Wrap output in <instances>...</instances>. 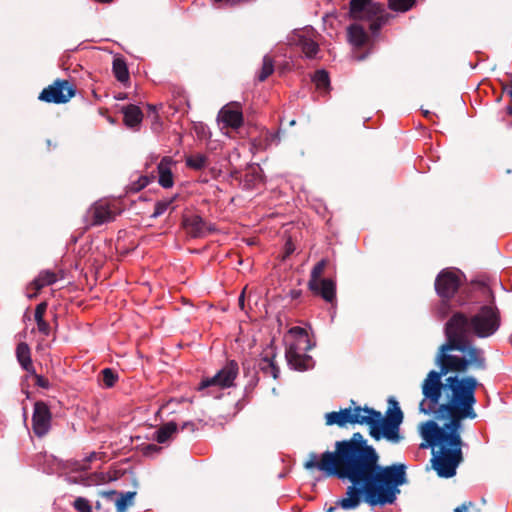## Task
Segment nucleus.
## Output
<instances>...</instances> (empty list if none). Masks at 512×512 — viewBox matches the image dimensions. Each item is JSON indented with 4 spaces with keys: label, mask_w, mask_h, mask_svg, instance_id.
I'll use <instances>...</instances> for the list:
<instances>
[{
    "label": "nucleus",
    "mask_w": 512,
    "mask_h": 512,
    "mask_svg": "<svg viewBox=\"0 0 512 512\" xmlns=\"http://www.w3.org/2000/svg\"><path fill=\"white\" fill-rule=\"evenodd\" d=\"M501 325L498 308L491 304L482 306L468 320L457 313L447 322V341L437 353L435 362L439 371L431 370L421 384L422 399L419 411L425 415H435L449 420L443 427L429 420L419 426L424 442L420 448L434 449L433 468L438 476L450 478L462 461V421L475 419V392L479 385L474 376H464L470 370H484V351L467 340L471 331L479 338H487L497 332Z\"/></svg>",
    "instance_id": "nucleus-1"
},
{
    "label": "nucleus",
    "mask_w": 512,
    "mask_h": 512,
    "mask_svg": "<svg viewBox=\"0 0 512 512\" xmlns=\"http://www.w3.org/2000/svg\"><path fill=\"white\" fill-rule=\"evenodd\" d=\"M303 466L327 478L350 483L344 497L337 501V506L347 511L358 508L362 502L370 507L391 505L400 494L399 487L407 482L406 466L400 463L381 466L377 452L360 433L336 441L334 450L322 454L310 452Z\"/></svg>",
    "instance_id": "nucleus-2"
},
{
    "label": "nucleus",
    "mask_w": 512,
    "mask_h": 512,
    "mask_svg": "<svg viewBox=\"0 0 512 512\" xmlns=\"http://www.w3.org/2000/svg\"><path fill=\"white\" fill-rule=\"evenodd\" d=\"M388 416L384 418L378 411L360 406L332 411L325 414L326 425L345 427L347 424L367 425L370 435L375 440L385 438L392 443H399L401 436L399 426L403 420V413L394 399L389 400Z\"/></svg>",
    "instance_id": "nucleus-3"
},
{
    "label": "nucleus",
    "mask_w": 512,
    "mask_h": 512,
    "mask_svg": "<svg viewBox=\"0 0 512 512\" xmlns=\"http://www.w3.org/2000/svg\"><path fill=\"white\" fill-rule=\"evenodd\" d=\"M286 359L288 365L298 371H305L313 367V359L307 355L312 348L309 336L304 328L292 327L285 337Z\"/></svg>",
    "instance_id": "nucleus-4"
},
{
    "label": "nucleus",
    "mask_w": 512,
    "mask_h": 512,
    "mask_svg": "<svg viewBox=\"0 0 512 512\" xmlns=\"http://www.w3.org/2000/svg\"><path fill=\"white\" fill-rule=\"evenodd\" d=\"M350 15L354 19L370 21V29L376 33L388 20L384 8L372 0H351Z\"/></svg>",
    "instance_id": "nucleus-5"
},
{
    "label": "nucleus",
    "mask_w": 512,
    "mask_h": 512,
    "mask_svg": "<svg viewBox=\"0 0 512 512\" xmlns=\"http://www.w3.org/2000/svg\"><path fill=\"white\" fill-rule=\"evenodd\" d=\"M238 374V365L231 361L219 370L213 377L205 378L199 384L200 391L207 390V394L218 397L221 389L233 386L234 380Z\"/></svg>",
    "instance_id": "nucleus-6"
},
{
    "label": "nucleus",
    "mask_w": 512,
    "mask_h": 512,
    "mask_svg": "<svg viewBox=\"0 0 512 512\" xmlns=\"http://www.w3.org/2000/svg\"><path fill=\"white\" fill-rule=\"evenodd\" d=\"M75 94L73 86L66 80H56L53 84L44 88L39 99L48 103H66Z\"/></svg>",
    "instance_id": "nucleus-7"
},
{
    "label": "nucleus",
    "mask_w": 512,
    "mask_h": 512,
    "mask_svg": "<svg viewBox=\"0 0 512 512\" xmlns=\"http://www.w3.org/2000/svg\"><path fill=\"white\" fill-rule=\"evenodd\" d=\"M461 283V274L458 270L444 269L435 280V289L443 298L452 297Z\"/></svg>",
    "instance_id": "nucleus-8"
},
{
    "label": "nucleus",
    "mask_w": 512,
    "mask_h": 512,
    "mask_svg": "<svg viewBox=\"0 0 512 512\" xmlns=\"http://www.w3.org/2000/svg\"><path fill=\"white\" fill-rule=\"evenodd\" d=\"M52 415L49 407L44 402L34 404L32 415V429L36 436H45L51 428Z\"/></svg>",
    "instance_id": "nucleus-9"
},
{
    "label": "nucleus",
    "mask_w": 512,
    "mask_h": 512,
    "mask_svg": "<svg viewBox=\"0 0 512 512\" xmlns=\"http://www.w3.org/2000/svg\"><path fill=\"white\" fill-rule=\"evenodd\" d=\"M312 34L313 31L310 29L294 31L289 36V44L300 47L307 58H314L318 53L319 46L312 38Z\"/></svg>",
    "instance_id": "nucleus-10"
},
{
    "label": "nucleus",
    "mask_w": 512,
    "mask_h": 512,
    "mask_svg": "<svg viewBox=\"0 0 512 512\" xmlns=\"http://www.w3.org/2000/svg\"><path fill=\"white\" fill-rule=\"evenodd\" d=\"M218 121L223 123L225 127H231L233 129L239 128L243 123V114L241 105L238 102H231L224 107L218 113Z\"/></svg>",
    "instance_id": "nucleus-11"
},
{
    "label": "nucleus",
    "mask_w": 512,
    "mask_h": 512,
    "mask_svg": "<svg viewBox=\"0 0 512 512\" xmlns=\"http://www.w3.org/2000/svg\"><path fill=\"white\" fill-rule=\"evenodd\" d=\"M94 217V224H103L114 218L115 211L106 201H99L91 209Z\"/></svg>",
    "instance_id": "nucleus-12"
},
{
    "label": "nucleus",
    "mask_w": 512,
    "mask_h": 512,
    "mask_svg": "<svg viewBox=\"0 0 512 512\" xmlns=\"http://www.w3.org/2000/svg\"><path fill=\"white\" fill-rule=\"evenodd\" d=\"M173 160L169 157H164L158 164L159 184L163 188H171L174 184L171 166Z\"/></svg>",
    "instance_id": "nucleus-13"
},
{
    "label": "nucleus",
    "mask_w": 512,
    "mask_h": 512,
    "mask_svg": "<svg viewBox=\"0 0 512 512\" xmlns=\"http://www.w3.org/2000/svg\"><path fill=\"white\" fill-rule=\"evenodd\" d=\"M316 287H309L314 293L319 294L327 302H332L335 298L336 287L331 279H321L317 281Z\"/></svg>",
    "instance_id": "nucleus-14"
},
{
    "label": "nucleus",
    "mask_w": 512,
    "mask_h": 512,
    "mask_svg": "<svg viewBox=\"0 0 512 512\" xmlns=\"http://www.w3.org/2000/svg\"><path fill=\"white\" fill-rule=\"evenodd\" d=\"M124 123L129 128H135L140 125L143 120V113L137 105H127L122 108Z\"/></svg>",
    "instance_id": "nucleus-15"
},
{
    "label": "nucleus",
    "mask_w": 512,
    "mask_h": 512,
    "mask_svg": "<svg viewBox=\"0 0 512 512\" xmlns=\"http://www.w3.org/2000/svg\"><path fill=\"white\" fill-rule=\"evenodd\" d=\"M184 226L193 237L201 236L205 231V223L198 215H193L184 220Z\"/></svg>",
    "instance_id": "nucleus-16"
},
{
    "label": "nucleus",
    "mask_w": 512,
    "mask_h": 512,
    "mask_svg": "<svg viewBox=\"0 0 512 512\" xmlns=\"http://www.w3.org/2000/svg\"><path fill=\"white\" fill-rule=\"evenodd\" d=\"M16 356L23 369L30 371L33 368L30 356V348L26 343L21 342L17 345Z\"/></svg>",
    "instance_id": "nucleus-17"
},
{
    "label": "nucleus",
    "mask_w": 512,
    "mask_h": 512,
    "mask_svg": "<svg viewBox=\"0 0 512 512\" xmlns=\"http://www.w3.org/2000/svg\"><path fill=\"white\" fill-rule=\"evenodd\" d=\"M348 39L352 45L358 47L364 44L367 35L363 27L358 24H353L348 28Z\"/></svg>",
    "instance_id": "nucleus-18"
},
{
    "label": "nucleus",
    "mask_w": 512,
    "mask_h": 512,
    "mask_svg": "<svg viewBox=\"0 0 512 512\" xmlns=\"http://www.w3.org/2000/svg\"><path fill=\"white\" fill-rule=\"evenodd\" d=\"M135 496L136 492L134 491L120 493L114 500L117 512H126L128 507L133 505Z\"/></svg>",
    "instance_id": "nucleus-19"
},
{
    "label": "nucleus",
    "mask_w": 512,
    "mask_h": 512,
    "mask_svg": "<svg viewBox=\"0 0 512 512\" xmlns=\"http://www.w3.org/2000/svg\"><path fill=\"white\" fill-rule=\"evenodd\" d=\"M57 281V276L51 271H42L38 277L31 283L36 291L42 289L45 286L51 285Z\"/></svg>",
    "instance_id": "nucleus-20"
},
{
    "label": "nucleus",
    "mask_w": 512,
    "mask_h": 512,
    "mask_svg": "<svg viewBox=\"0 0 512 512\" xmlns=\"http://www.w3.org/2000/svg\"><path fill=\"white\" fill-rule=\"evenodd\" d=\"M177 432V425L174 422H168L161 426L155 432V439L158 443H165Z\"/></svg>",
    "instance_id": "nucleus-21"
},
{
    "label": "nucleus",
    "mask_w": 512,
    "mask_h": 512,
    "mask_svg": "<svg viewBox=\"0 0 512 512\" xmlns=\"http://www.w3.org/2000/svg\"><path fill=\"white\" fill-rule=\"evenodd\" d=\"M260 368L266 375L277 379L279 376V367L275 364L273 357L265 356L260 363Z\"/></svg>",
    "instance_id": "nucleus-22"
},
{
    "label": "nucleus",
    "mask_w": 512,
    "mask_h": 512,
    "mask_svg": "<svg viewBox=\"0 0 512 512\" xmlns=\"http://www.w3.org/2000/svg\"><path fill=\"white\" fill-rule=\"evenodd\" d=\"M113 72L116 79L120 82H126L129 79V72L126 63L119 58L113 61Z\"/></svg>",
    "instance_id": "nucleus-23"
},
{
    "label": "nucleus",
    "mask_w": 512,
    "mask_h": 512,
    "mask_svg": "<svg viewBox=\"0 0 512 512\" xmlns=\"http://www.w3.org/2000/svg\"><path fill=\"white\" fill-rule=\"evenodd\" d=\"M186 165L194 170H201L207 165V157L204 154H195L186 157Z\"/></svg>",
    "instance_id": "nucleus-24"
},
{
    "label": "nucleus",
    "mask_w": 512,
    "mask_h": 512,
    "mask_svg": "<svg viewBox=\"0 0 512 512\" xmlns=\"http://www.w3.org/2000/svg\"><path fill=\"white\" fill-rule=\"evenodd\" d=\"M313 82L315 86L320 91H326L329 87V76L328 73L324 70H319L315 72L313 76Z\"/></svg>",
    "instance_id": "nucleus-25"
},
{
    "label": "nucleus",
    "mask_w": 512,
    "mask_h": 512,
    "mask_svg": "<svg viewBox=\"0 0 512 512\" xmlns=\"http://www.w3.org/2000/svg\"><path fill=\"white\" fill-rule=\"evenodd\" d=\"M326 267V260L319 261L311 271V278L309 280V287H316L317 281L321 280V275Z\"/></svg>",
    "instance_id": "nucleus-26"
},
{
    "label": "nucleus",
    "mask_w": 512,
    "mask_h": 512,
    "mask_svg": "<svg viewBox=\"0 0 512 512\" xmlns=\"http://www.w3.org/2000/svg\"><path fill=\"white\" fill-rule=\"evenodd\" d=\"M176 196L165 198L162 200H159L155 204V210L152 214V217L156 218L164 214L168 208L172 205L173 201L175 200Z\"/></svg>",
    "instance_id": "nucleus-27"
},
{
    "label": "nucleus",
    "mask_w": 512,
    "mask_h": 512,
    "mask_svg": "<svg viewBox=\"0 0 512 512\" xmlns=\"http://www.w3.org/2000/svg\"><path fill=\"white\" fill-rule=\"evenodd\" d=\"M274 71V64L271 57L265 55L263 58V64L261 68V72L258 76L260 81H264L268 76H270Z\"/></svg>",
    "instance_id": "nucleus-28"
},
{
    "label": "nucleus",
    "mask_w": 512,
    "mask_h": 512,
    "mask_svg": "<svg viewBox=\"0 0 512 512\" xmlns=\"http://www.w3.org/2000/svg\"><path fill=\"white\" fill-rule=\"evenodd\" d=\"M415 0H389V7L398 12L408 11L414 5Z\"/></svg>",
    "instance_id": "nucleus-29"
},
{
    "label": "nucleus",
    "mask_w": 512,
    "mask_h": 512,
    "mask_svg": "<svg viewBox=\"0 0 512 512\" xmlns=\"http://www.w3.org/2000/svg\"><path fill=\"white\" fill-rule=\"evenodd\" d=\"M73 507L78 512H92V506L90 502L84 497H77L74 500Z\"/></svg>",
    "instance_id": "nucleus-30"
},
{
    "label": "nucleus",
    "mask_w": 512,
    "mask_h": 512,
    "mask_svg": "<svg viewBox=\"0 0 512 512\" xmlns=\"http://www.w3.org/2000/svg\"><path fill=\"white\" fill-rule=\"evenodd\" d=\"M102 375H103V383L106 387L110 388L115 384V382L117 380V375L114 373V371L112 369L105 368L102 371Z\"/></svg>",
    "instance_id": "nucleus-31"
},
{
    "label": "nucleus",
    "mask_w": 512,
    "mask_h": 512,
    "mask_svg": "<svg viewBox=\"0 0 512 512\" xmlns=\"http://www.w3.org/2000/svg\"><path fill=\"white\" fill-rule=\"evenodd\" d=\"M46 303H40L37 305L36 309H35V321H39V320H43L44 319V313L46 311Z\"/></svg>",
    "instance_id": "nucleus-32"
},
{
    "label": "nucleus",
    "mask_w": 512,
    "mask_h": 512,
    "mask_svg": "<svg viewBox=\"0 0 512 512\" xmlns=\"http://www.w3.org/2000/svg\"><path fill=\"white\" fill-rule=\"evenodd\" d=\"M149 184V179L146 176H142L139 178L138 182L133 184L132 189L135 191H139L145 188Z\"/></svg>",
    "instance_id": "nucleus-33"
},
{
    "label": "nucleus",
    "mask_w": 512,
    "mask_h": 512,
    "mask_svg": "<svg viewBox=\"0 0 512 512\" xmlns=\"http://www.w3.org/2000/svg\"><path fill=\"white\" fill-rule=\"evenodd\" d=\"M195 131H196L197 135L201 138H206L209 136L208 128L204 124L196 125Z\"/></svg>",
    "instance_id": "nucleus-34"
},
{
    "label": "nucleus",
    "mask_w": 512,
    "mask_h": 512,
    "mask_svg": "<svg viewBox=\"0 0 512 512\" xmlns=\"http://www.w3.org/2000/svg\"><path fill=\"white\" fill-rule=\"evenodd\" d=\"M37 323V328L39 330V332L43 333L44 335H48L49 334V324L43 319V320H39V321H36Z\"/></svg>",
    "instance_id": "nucleus-35"
},
{
    "label": "nucleus",
    "mask_w": 512,
    "mask_h": 512,
    "mask_svg": "<svg viewBox=\"0 0 512 512\" xmlns=\"http://www.w3.org/2000/svg\"><path fill=\"white\" fill-rule=\"evenodd\" d=\"M120 493H118L117 491L115 490H108V491H102L100 492V495L103 497V498H106L110 501H113L118 497Z\"/></svg>",
    "instance_id": "nucleus-36"
},
{
    "label": "nucleus",
    "mask_w": 512,
    "mask_h": 512,
    "mask_svg": "<svg viewBox=\"0 0 512 512\" xmlns=\"http://www.w3.org/2000/svg\"><path fill=\"white\" fill-rule=\"evenodd\" d=\"M36 384L41 387L47 389L49 387V381L45 377L41 375H36Z\"/></svg>",
    "instance_id": "nucleus-37"
},
{
    "label": "nucleus",
    "mask_w": 512,
    "mask_h": 512,
    "mask_svg": "<svg viewBox=\"0 0 512 512\" xmlns=\"http://www.w3.org/2000/svg\"><path fill=\"white\" fill-rule=\"evenodd\" d=\"M470 507H474L472 502L463 503L461 506L456 507L453 512H468Z\"/></svg>",
    "instance_id": "nucleus-38"
},
{
    "label": "nucleus",
    "mask_w": 512,
    "mask_h": 512,
    "mask_svg": "<svg viewBox=\"0 0 512 512\" xmlns=\"http://www.w3.org/2000/svg\"><path fill=\"white\" fill-rule=\"evenodd\" d=\"M504 92L512 99V85H506L504 88Z\"/></svg>",
    "instance_id": "nucleus-39"
},
{
    "label": "nucleus",
    "mask_w": 512,
    "mask_h": 512,
    "mask_svg": "<svg viewBox=\"0 0 512 512\" xmlns=\"http://www.w3.org/2000/svg\"><path fill=\"white\" fill-rule=\"evenodd\" d=\"M193 426H194V424H193V423H191V422H185V423L183 424V426H182V429L189 428V427H193Z\"/></svg>",
    "instance_id": "nucleus-40"
},
{
    "label": "nucleus",
    "mask_w": 512,
    "mask_h": 512,
    "mask_svg": "<svg viewBox=\"0 0 512 512\" xmlns=\"http://www.w3.org/2000/svg\"><path fill=\"white\" fill-rule=\"evenodd\" d=\"M239 303H240L241 306H243V304H244V292L239 297Z\"/></svg>",
    "instance_id": "nucleus-41"
},
{
    "label": "nucleus",
    "mask_w": 512,
    "mask_h": 512,
    "mask_svg": "<svg viewBox=\"0 0 512 512\" xmlns=\"http://www.w3.org/2000/svg\"><path fill=\"white\" fill-rule=\"evenodd\" d=\"M148 448H149V449H153V450H156V449H157L156 445H151V446H149Z\"/></svg>",
    "instance_id": "nucleus-42"
},
{
    "label": "nucleus",
    "mask_w": 512,
    "mask_h": 512,
    "mask_svg": "<svg viewBox=\"0 0 512 512\" xmlns=\"http://www.w3.org/2000/svg\"><path fill=\"white\" fill-rule=\"evenodd\" d=\"M334 511V508L333 507H330L327 512H333Z\"/></svg>",
    "instance_id": "nucleus-43"
},
{
    "label": "nucleus",
    "mask_w": 512,
    "mask_h": 512,
    "mask_svg": "<svg viewBox=\"0 0 512 512\" xmlns=\"http://www.w3.org/2000/svg\"><path fill=\"white\" fill-rule=\"evenodd\" d=\"M148 108L149 109H154V107L152 105H148Z\"/></svg>",
    "instance_id": "nucleus-44"
},
{
    "label": "nucleus",
    "mask_w": 512,
    "mask_h": 512,
    "mask_svg": "<svg viewBox=\"0 0 512 512\" xmlns=\"http://www.w3.org/2000/svg\"><path fill=\"white\" fill-rule=\"evenodd\" d=\"M508 111H509V113H511V114H512V108H511V107H510V108H508Z\"/></svg>",
    "instance_id": "nucleus-45"
}]
</instances>
